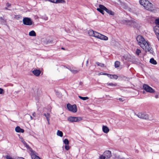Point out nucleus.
Here are the masks:
<instances>
[{"label": "nucleus", "mask_w": 159, "mask_h": 159, "mask_svg": "<svg viewBox=\"0 0 159 159\" xmlns=\"http://www.w3.org/2000/svg\"><path fill=\"white\" fill-rule=\"evenodd\" d=\"M138 44L146 52H148L153 54V49L148 41L146 40L142 36L139 35L136 38Z\"/></svg>", "instance_id": "f257e3e1"}, {"label": "nucleus", "mask_w": 159, "mask_h": 159, "mask_svg": "<svg viewBox=\"0 0 159 159\" xmlns=\"http://www.w3.org/2000/svg\"><path fill=\"white\" fill-rule=\"evenodd\" d=\"M88 34L89 35L91 36H93L95 38L104 40H107L108 38L104 35L100 34L97 32L92 30H90L88 31Z\"/></svg>", "instance_id": "f03ea898"}, {"label": "nucleus", "mask_w": 159, "mask_h": 159, "mask_svg": "<svg viewBox=\"0 0 159 159\" xmlns=\"http://www.w3.org/2000/svg\"><path fill=\"white\" fill-rule=\"evenodd\" d=\"M139 3L148 10L152 11L154 10L152 4L148 0H140Z\"/></svg>", "instance_id": "7ed1b4c3"}, {"label": "nucleus", "mask_w": 159, "mask_h": 159, "mask_svg": "<svg viewBox=\"0 0 159 159\" xmlns=\"http://www.w3.org/2000/svg\"><path fill=\"white\" fill-rule=\"evenodd\" d=\"M97 10L103 15L104 14V10L110 15L114 16L115 15V13L114 12L108 9L102 5H100L99 8H97Z\"/></svg>", "instance_id": "20e7f679"}, {"label": "nucleus", "mask_w": 159, "mask_h": 159, "mask_svg": "<svg viewBox=\"0 0 159 159\" xmlns=\"http://www.w3.org/2000/svg\"><path fill=\"white\" fill-rule=\"evenodd\" d=\"M82 119L80 117L70 116L67 118V120L70 122H77L79 121Z\"/></svg>", "instance_id": "39448f33"}, {"label": "nucleus", "mask_w": 159, "mask_h": 159, "mask_svg": "<svg viewBox=\"0 0 159 159\" xmlns=\"http://www.w3.org/2000/svg\"><path fill=\"white\" fill-rule=\"evenodd\" d=\"M67 107L69 111L74 113L76 112L77 110L76 106L75 104L71 105L68 103L67 105Z\"/></svg>", "instance_id": "423d86ee"}, {"label": "nucleus", "mask_w": 159, "mask_h": 159, "mask_svg": "<svg viewBox=\"0 0 159 159\" xmlns=\"http://www.w3.org/2000/svg\"><path fill=\"white\" fill-rule=\"evenodd\" d=\"M143 88L147 92L150 93H154L155 91L152 88L146 84H144L143 85Z\"/></svg>", "instance_id": "0eeeda50"}, {"label": "nucleus", "mask_w": 159, "mask_h": 159, "mask_svg": "<svg viewBox=\"0 0 159 159\" xmlns=\"http://www.w3.org/2000/svg\"><path fill=\"white\" fill-rule=\"evenodd\" d=\"M23 24L26 25H30L32 24V22L30 18H24L23 20Z\"/></svg>", "instance_id": "6e6552de"}, {"label": "nucleus", "mask_w": 159, "mask_h": 159, "mask_svg": "<svg viewBox=\"0 0 159 159\" xmlns=\"http://www.w3.org/2000/svg\"><path fill=\"white\" fill-rule=\"evenodd\" d=\"M137 115L138 117L141 119L146 120L148 119V115L145 113H139Z\"/></svg>", "instance_id": "1a4fd4ad"}, {"label": "nucleus", "mask_w": 159, "mask_h": 159, "mask_svg": "<svg viewBox=\"0 0 159 159\" xmlns=\"http://www.w3.org/2000/svg\"><path fill=\"white\" fill-rule=\"evenodd\" d=\"M103 155L107 159H109L111 156V152L109 150L106 151L104 152Z\"/></svg>", "instance_id": "9d476101"}, {"label": "nucleus", "mask_w": 159, "mask_h": 159, "mask_svg": "<svg viewBox=\"0 0 159 159\" xmlns=\"http://www.w3.org/2000/svg\"><path fill=\"white\" fill-rule=\"evenodd\" d=\"M32 73L35 76H38L41 73V71L39 70H35L32 71Z\"/></svg>", "instance_id": "9b49d317"}, {"label": "nucleus", "mask_w": 159, "mask_h": 159, "mask_svg": "<svg viewBox=\"0 0 159 159\" xmlns=\"http://www.w3.org/2000/svg\"><path fill=\"white\" fill-rule=\"evenodd\" d=\"M15 130L16 132L18 133H23L24 132V130L23 129L20 128L19 126H18L16 127Z\"/></svg>", "instance_id": "f8f14e48"}, {"label": "nucleus", "mask_w": 159, "mask_h": 159, "mask_svg": "<svg viewBox=\"0 0 159 159\" xmlns=\"http://www.w3.org/2000/svg\"><path fill=\"white\" fill-rule=\"evenodd\" d=\"M102 131L105 133H108L109 131V129L107 126L103 125L102 126Z\"/></svg>", "instance_id": "ddd939ff"}, {"label": "nucleus", "mask_w": 159, "mask_h": 159, "mask_svg": "<svg viewBox=\"0 0 159 159\" xmlns=\"http://www.w3.org/2000/svg\"><path fill=\"white\" fill-rule=\"evenodd\" d=\"M21 141L22 142V143L24 144V145L25 146V147L27 148H29V149L30 148V147L26 143V142L25 141H24V139L23 138H21Z\"/></svg>", "instance_id": "4468645a"}, {"label": "nucleus", "mask_w": 159, "mask_h": 159, "mask_svg": "<svg viewBox=\"0 0 159 159\" xmlns=\"http://www.w3.org/2000/svg\"><path fill=\"white\" fill-rule=\"evenodd\" d=\"M154 32L155 33L157 36V35H158L159 34V27L158 26H157L155 27L154 28Z\"/></svg>", "instance_id": "2eb2a0df"}, {"label": "nucleus", "mask_w": 159, "mask_h": 159, "mask_svg": "<svg viewBox=\"0 0 159 159\" xmlns=\"http://www.w3.org/2000/svg\"><path fill=\"white\" fill-rule=\"evenodd\" d=\"M149 62L150 63L153 65H156L157 63L156 61L153 58L150 59Z\"/></svg>", "instance_id": "dca6fc26"}, {"label": "nucleus", "mask_w": 159, "mask_h": 159, "mask_svg": "<svg viewBox=\"0 0 159 159\" xmlns=\"http://www.w3.org/2000/svg\"><path fill=\"white\" fill-rule=\"evenodd\" d=\"M29 35L31 36H35L36 34L34 30H32L29 33Z\"/></svg>", "instance_id": "f3484780"}, {"label": "nucleus", "mask_w": 159, "mask_h": 159, "mask_svg": "<svg viewBox=\"0 0 159 159\" xmlns=\"http://www.w3.org/2000/svg\"><path fill=\"white\" fill-rule=\"evenodd\" d=\"M121 59H122V60L123 61H128V60H129L127 56L126 55H125L124 56H123L122 57Z\"/></svg>", "instance_id": "a211bd4d"}, {"label": "nucleus", "mask_w": 159, "mask_h": 159, "mask_svg": "<svg viewBox=\"0 0 159 159\" xmlns=\"http://www.w3.org/2000/svg\"><path fill=\"white\" fill-rule=\"evenodd\" d=\"M120 65V62L118 61H116L115 63V68L119 67Z\"/></svg>", "instance_id": "6ab92c4d"}, {"label": "nucleus", "mask_w": 159, "mask_h": 159, "mask_svg": "<svg viewBox=\"0 0 159 159\" xmlns=\"http://www.w3.org/2000/svg\"><path fill=\"white\" fill-rule=\"evenodd\" d=\"M57 135L60 137H62L63 136V133L61 131L58 130L57 132Z\"/></svg>", "instance_id": "aec40b11"}, {"label": "nucleus", "mask_w": 159, "mask_h": 159, "mask_svg": "<svg viewBox=\"0 0 159 159\" xmlns=\"http://www.w3.org/2000/svg\"><path fill=\"white\" fill-rule=\"evenodd\" d=\"M65 1L64 0H56V3H65Z\"/></svg>", "instance_id": "412c9836"}, {"label": "nucleus", "mask_w": 159, "mask_h": 159, "mask_svg": "<svg viewBox=\"0 0 159 159\" xmlns=\"http://www.w3.org/2000/svg\"><path fill=\"white\" fill-rule=\"evenodd\" d=\"M43 115L46 117L47 120H48V119H49L50 117V114L48 113H44Z\"/></svg>", "instance_id": "4be33fe9"}, {"label": "nucleus", "mask_w": 159, "mask_h": 159, "mask_svg": "<svg viewBox=\"0 0 159 159\" xmlns=\"http://www.w3.org/2000/svg\"><path fill=\"white\" fill-rule=\"evenodd\" d=\"M79 98L83 100H85L89 99V98L87 97H82L81 96H79Z\"/></svg>", "instance_id": "5701e85b"}, {"label": "nucleus", "mask_w": 159, "mask_h": 159, "mask_svg": "<svg viewBox=\"0 0 159 159\" xmlns=\"http://www.w3.org/2000/svg\"><path fill=\"white\" fill-rule=\"evenodd\" d=\"M107 85L111 86H116L117 84H113V83H107Z\"/></svg>", "instance_id": "b1692460"}, {"label": "nucleus", "mask_w": 159, "mask_h": 159, "mask_svg": "<svg viewBox=\"0 0 159 159\" xmlns=\"http://www.w3.org/2000/svg\"><path fill=\"white\" fill-rule=\"evenodd\" d=\"M141 52L140 50L139 49H137L136 51L135 52L136 54L137 55L139 56L140 53Z\"/></svg>", "instance_id": "393cba45"}, {"label": "nucleus", "mask_w": 159, "mask_h": 159, "mask_svg": "<svg viewBox=\"0 0 159 159\" xmlns=\"http://www.w3.org/2000/svg\"><path fill=\"white\" fill-rule=\"evenodd\" d=\"M63 142L66 145H68L69 143V141L67 139H65L63 141Z\"/></svg>", "instance_id": "a878e982"}, {"label": "nucleus", "mask_w": 159, "mask_h": 159, "mask_svg": "<svg viewBox=\"0 0 159 159\" xmlns=\"http://www.w3.org/2000/svg\"><path fill=\"white\" fill-rule=\"evenodd\" d=\"M96 64L98 66H101V67H103L104 66V65L102 63H101L99 62H97L96 63Z\"/></svg>", "instance_id": "bb28decb"}, {"label": "nucleus", "mask_w": 159, "mask_h": 159, "mask_svg": "<svg viewBox=\"0 0 159 159\" xmlns=\"http://www.w3.org/2000/svg\"><path fill=\"white\" fill-rule=\"evenodd\" d=\"M107 74L108 76L110 77L111 79H113V77L114 76H113V75H111L108 74Z\"/></svg>", "instance_id": "cd10ccee"}, {"label": "nucleus", "mask_w": 159, "mask_h": 159, "mask_svg": "<svg viewBox=\"0 0 159 159\" xmlns=\"http://www.w3.org/2000/svg\"><path fill=\"white\" fill-rule=\"evenodd\" d=\"M155 22L156 24L159 25V19H156Z\"/></svg>", "instance_id": "c85d7f7f"}, {"label": "nucleus", "mask_w": 159, "mask_h": 159, "mask_svg": "<svg viewBox=\"0 0 159 159\" xmlns=\"http://www.w3.org/2000/svg\"><path fill=\"white\" fill-rule=\"evenodd\" d=\"M65 149L67 150H68L70 149V147L68 145H66L65 146Z\"/></svg>", "instance_id": "c756f323"}, {"label": "nucleus", "mask_w": 159, "mask_h": 159, "mask_svg": "<svg viewBox=\"0 0 159 159\" xmlns=\"http://www.w3.org/2000/svg\"><path fill=\"white\" fill-rule=\"evenodd\" d=\"M105 158H106L104 155H102L99 157V159H105Z\"/></svg>", "instance_id": "7c9ffc66"}, {"label": "nucleus", "mask_w": 159, "mask_h": 159, "mask_svg": "<svg viewBox=\"0 0 159 159\" xmlns=\"http://www.w3.org/2000/svg\"><path fill=\"white\" fill-rule=\"evenodd\" d=\"M113 76H114L113 77V79H117L118 78V76L117 75H113Z\"/></svg>", "instance_id": "2f4dec72"}, {"label": "nucleus", "mask_w": 159, "mask_h": 159, "mask_svg": "<svg viewBox=\"0 0 159 159\" xmlns=\"http://www.w3.org/2000/svg\"><path fill=\"white\" fill-rule=\"evenodd\" d=\"M3 90L1 89L0 88V94H2V93L3 92Z\"/></svg>", "instance_id": "473e14b6"}, {"label": "nucleus", "mask_w": 159, "mask_h": 159, "mask_svg": "<svg viewBox=\"0 0 159 159\" xmlns=\"http://www.w3.org/2000/svg\"><path fill=\"white\" fill-rule=\"evenodd\" d=\"M6 157L7 159H12V158L10 156H7Z\"/></svg>", "instance_id": "72a5a7b5"}, {"label": "nucleus", "mask_w": 159, "mask_h": 159, "mask_svg": "<svg viewBox=\"0 0 159 159\" xmlns=\"http://www.w3.org/2000/svg\"><path fill=\"white\" fill-rule=\"evenodd\" d=\"M11 6V4L8 3H7V7H10Z\"/></svg>", "instance_id": "f704fd0d"}, {"label": "nucleus", "mask_w": 159, "mask_h": 159, "mask_svg": "<svg viewBox=\"0 0 159 159\" xmlns=\"http://www.w3.org/2000/svg\"><path fill=\"white\" fill-rule=\"evenodd\" d=\"M78 72V71L76 70H74L73 71V72H74V73H77Z\"/></svg>", "instance_id": "c9c22d12"}, {"label": "nucleus", "mask_w": 159, "mask_h": 159, "mask_svg": "<svg viewBox=\"0 0 159 159\" xmlns=\"http://www.w3.org/2000/svg\"><path fill=\"white\" fill-rule=\"evenodd\" d=\"M32 115L34 116H35L36 115L35 113V112H34L32 113Z\"/></svg>", "instance_id": "e433bc0d"}, {"label": "nucleus", "mask_w": 159, "mask_h": 159, "mask_svg": "<svg viewBox=\"0 0 159 159\" xmlns=\"http://www.w3.org/2000/svg\"><path fill=\"white\" fill-rule=\"evenodd\" d=\"M35 159H41L39 157L36 156L35 157Z\"/></svg>", "instance_id": "4c0bfd02"}, {"label": "nucleus", "mask_w": 159, "mask_h": 159, "mask_svg": "<svg viewBox=\"0 0 159 159\" xmlns=\"http://www.w3.org/2000/svg\"><path fill=\"white\" fill-rule=\"evenodd\" d=\"M119 100L121 101H123V100L122 98H119Z\"/></svg>", "instance_id": "58836bf2"}, {"label": "nucleus", "mask_w": 159, "mask_h": 159, "mask_svg": "<svg viewBox=\"0 0 159 159\" xmlns=\"http://www.w3.org/2000/svg\"><path fill=\"white\" fill-rule=\"evenodd\" d=\"M158 96L157 95H156L155 96V98H158Z\"/></svg>", "instance_id": "ea45409f"}, {"label": "nucleus", "mask_w": 159, "mask_h": 159, "mask_svg": "<svg viewBox=\"0 0 159 159\" xmlns=\"http://www.w3.org/2000/svg\"><path fill=\"white\" fill-rule=\"evenodd\" d=\"M157 37L158 39V40L159 41V34L158 35H157Z\"/></svg>", "instance_id": "a19ab883"}, {"label": "nucleus", "mask_w": 159, "mask_h": 159, "mask_svg": "<svg viewBox=\"0 0 159 159\" xmlns=\"http://www.w3.org/2000/svg\"><path fill=\"white\" fill-rule=\"evenodd\" d=\"M49 119H48V120H47L48 121V125H49L50 124V123H49Z\"/></svg>", "instance_id": "79ce46f5"}, {"label": "nucleus", "mask_w": 159, "mask_h": 159, "mask_svg": "<svg viewBox=\"0 0 159 159\" xmlns=\"http://www.w3.org/2000/svg\"><path fill=\"white\" fill-rule=\"evenodd\" d=\"M45 20H48V18L47 17H46L45 18Z\"/></svg>", "instance_id": "37998d69"}, {"label": "nucleus", "mask_w": 159, "mask_h": 159, "mask_svg": "<svg viewBox=\"0 0 159 159\" xmlns=\"http://www.w3.org/2000/svg\"><path fill=\"white\" fill-rule=\"evenodd\" d=\"M30 117L31 119V120L33 119V117L31 116H30Z\"/></svg>", "instance_id": "c03bdc74"}, {"label": "nucleus", "mask_w": 159, "mask_h": 159, "mask_svg": "<svg viewBox=\"0 0 159 159\" xmlns=\"http://www.w3.org/2000/svg\"><path fill=\"white\" fill-rule=\"evenodd\" d=\"M107 73H105L103 74V75H107Z\"/></svg>", "instance_id": "a18cd8bd"}, {"label": "nucleus", "mask_w": 159, "mask_h": 159, "mask_svg": "<svg viewBox=\"0 0 159 159\" xmlns=\"http://www.w3.org/2000/svg\"><path fill=\"white\" fill-rule=\"evenodd\" d=\"M61 49L64 50L65 48H61Z\"/></svg>", "instance_id": "49530a36"}, {"label": "nucleus", "mask_w": 159, "mask_h": 159, "mask_svg": "<svg viewBox=\"0 0 159 159\" xmlns=\"http://www.w3.org/2000/svg\"><path fill=\"white\" fill-rule=\"evenodd\" d=\"M7 7H5V9H7Z\"/></svg>", "instance_id": "de8ad7c7"}, {"label": "nucleus", "mask_w": 159, "mask_h": 159, "mask_svg": "<svg viewBox=\"0 0 159 159\" xmlns=\"http://www.w3.org/2000/svg\"><path fill=\"white\" fill-rule=\"evenodd\" d=\"M129 23H131V21H129Z\"/></svg>", "instance_id": "09e8293b"}, {"label": "nucleus", "mask_w": 159, "mask_h": 159, "mask_svg": "<svg viewBox=\"0 0 159 159\" xmlns=\"http://www.w3.org/2000/svg\"><path fill=\"white\" fill-rule=\"evenodd\" d=\"M88 60L87 61V63H88Z\"/></svg>", "instance_id": "8fccbe9b"}]
</instances>
